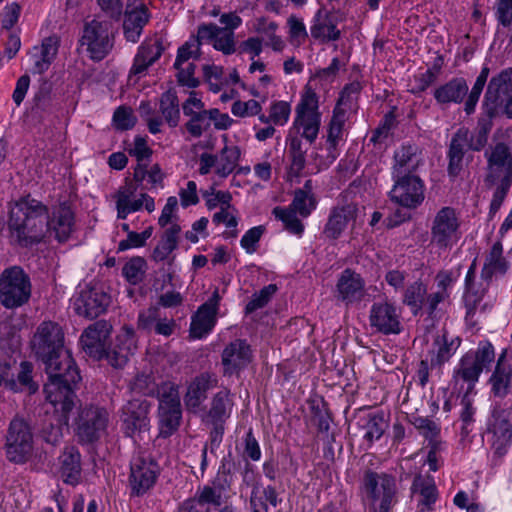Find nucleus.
<instances>
[{
	"mask_svg": "<svg viewBox=\"0 0 512 512\" xmlns=\"http://www.w3.org/2000/svg\"><path fill=\"white\" fill-rule=\"evenodd\" d=\"M486 430L492 434L495 453L503 456L512 442V405L495 402L487 419Z\"/></svg>",
	"mask_w": 512,
	"mask_h": 512,
	"instance_id": "nucleus-5",
	"label": "nucleus"
},
{
	"mask_svg": "<svg viewBox=\"0 0 512 512\" xmlns=\"http://www.w3.org/2000/svg\"><path fill=\"white\" fill-rule=\"evenodd\" d=\"M201 48L199 43L190 38L177 50V55L173 67H179L181 64H186L190 59L198 60L201 57Z\"/></svg>",
	"mask_w": 512,
	"mask_h": 512,
	"instance_id": "nucleus-58",
	"label": "nucleus"
},
{
	"mask_svg": "<svg viewBox=\"0 0 512 512\" xmlns=\"http://www.w3.org/2000/svg\"><path fill=\"white\" fill-rule=\"evenodd\" d=\"M426 292V286L418 281L412 283L405 290L403 302L411 308L414 315H417L422 309Z\"/></svg>",
	"mask_w": 512,
	"mask_h": 512,
	"instance_id": "nucleus-47",
	"label": "nucleus"
},
{
	"mask_svg": "<svg viewBox=\"0 0 512 512\" xmlns=\"http://www.w3.org/2000/svg\"><path fill=\"white\" fill-rule=\"evenodd\" d=\"M277 289L276 284H269L263 287L259 292L254 293L252 299L245 307V314H251L265 307L270 302Z\"/></svg>",
	"mask_w": 512,
	"mask_h": 512,
	"instance_id": "nucleus-53",
	"label": "nucleus"
},
{
	"mask_svg": "<svg viewBox=\"0 0 512 512\" xmlns=\"http://www.w3.org/2000/svg\"><path fill=\"white\" fill-rule=\"evenodd\" d=\"M32 347L48 375L44 384L46 399L62 412L63 422L68 425V414L80 402L75 389L81 376L70 352L64 349L61 327L51 321L41 323L33 337Z\"/></svg>",
	"mask_w": 512,
	"mask_h": 512,
	"instance_id": "nucleus-1",
	"label": "nucleus"
},
{
	"mask_svg": "<svg viewBox=\"0 0 512 512\" xmlns=\"http://www.w3.org/2000/svg\"><path fill=\"white\" fill-rule=\"evenodd\" d=\"M5 450L7 459L16 464L26 463L33 454L34 436L30 423L14 417L7 429Z\"/></svg>",
	"mask_w": 512,
	"mask_h": 512,
	"instance_id": "nucleus-4",
	"label": "nucleus"
},
{
	"mask_svg": "<svg viewBox=\"0 0 512 512\" xmlns=\"http://www.w3.org/2000/svg\"><path fill=\"white\" fill-rule=\"evenodd\" d=\"M98 7L106 17L119 21L123 15V0H96Z\"/></svg>",
	"mask_w": 512,
	"mask_h": 512,
	"instance_id": "nucleus-64",
	"label": "nucleus"
},
{
	"mask_svg": "<svg viewBox=\"0 0 512 512\" xmlns=\"http://www.w3.org/2000/svg\"><path fill=\"white\" fill-rule=\"evenodd\" d=\"M240 155L241 150L238 146L225 145L217 156L215 173L221 178H226L236 168Z\"/></svg>",
	"mask_w": 512,
	"mask_h": 512,
	"instance_id": "nucleus-42",
	"label": "nucleus"
},
{
	"mask_svg": "<svg viewBox=\"0 0 512 512\" xmlns=\"http://www.w3.org/2000/svg\"><path fill=\"white\" fill-rule=\"evenodd\" d=\"M32 114L42 122L53 113L51 84L43 81L33 96Z\"/></svg>",
	"mask_w": 512,
	"mask_h": 512,
	"instance_id": "nucleus-39",
	"label": "nucleus"
},
{
	"mask_svg": "<svg viewBox=\"0 0 512 512\" xmlns=\"http://www.w3.org/2000/svg\"><path fill=\"white\" fill-rule=\"evenodd\" d=\"M512 185V177H502L500 180V184L494 191L491 203H490V209L489 213L491 215H495L498 210L500 209L505 197L507 196V193Z\"/></svg>",
	"mask_w": 512,
	"mask_h": 512,
	"instance_id": "nucleus-63",
	"label": "nucleus"
},
{
	"mask_svg": "<svg viewBox=\"0 0 512 512\" xmlns=\"http://www.w3.org/2000/svg\"><path fill=\"white\" fill-rule=\"evenodd\" d=\"M482 371L483 368L472 358V353H467L461 358L455 376L473 385L478 381Z\"/></svg>",
	"mask_w": 512,
	"mask_h": 512,
	"instance_id": "nucleus-44",
	"label": "nucleus"
},
{
	"mask_svg": "<svg viewBox=\"0 0 512 512\" xmlns=\"http://www.w3.org/2000/svg\"><path fill=\"white\" fill-rule=\"evenodd\" d=\"M487 156V167L490 172L485 177V183L491 187L496 181L495 172L499 168H504L503 177H512V153L510 147L504 142L497 143L491 153H485Z\"/></svg>",
	"mask_w": 512,
	"mask_h": 512,
	"instance_id": "nucleus-26",
	"label": "nucleus"
},
{
	"mask_svg": "<svg viewBox=\"0 0 512 512\" xmlns=\"http://www.w3.org/2000/svg\"><path fill=\"white\" fill-rule=\"evenodd\" d=\"M310 32L314 39L320 40L323 43L336 41L341 36V32L333 22L331 14L324 8H320L314 15Z\"/></svg>",
	"mask_w": 512,
	"mask_h": 512,
	"instance_id": "nucleus-32",
	"label": "nucleus"
},
{
	"mask_svg": "<svg viewBox=\"0 0 512 512\" xmlns=\"http://www.w3.org/2000/svg\"><path fill=\"white\" fill-rule=\"evenodd\" d=\"M370 326L384 335L399 334L402 330L400 313L389 302H375L369 315Z\"/></svg>",
	"mask_w": 512,
	"mask_h": 512,
	"instance_id": "nucleus-18",
	"label": "nucleus"
},
{
	"mask_svg": "<svg viewBox=\"0 0 512 512\" xmlns=\"http://www.w3.org/2000/svg\"><path fill=\"white\" fill-rule=\"evenodd\" d=\"M154 396L158 399V407L181 405L179 387L171 381L161 382Z\"/></svg>",
	"mask_w": 512,
	"mask_h": 512,
	"instance_id": "nucleus-45",
	"label": "nucleus"
},
{
	"mask_svg": "<svg viewBox=\"0 0 512 512\" xmlns=\"http://www.w3.org/2000/svg\"><path fill=\"white\" fill-rule=\"evenodd\" d=\"M214 49L221 51L224 55H231L237 51L235 33L230 29H221L213 43Z\"/></svg>",
	"mask_w": 512,
	"mask_h": 512,
	"instance_id": "nucleus-59",
	"label": "nucleus"
},
{
	"mask_svg": "<svg viewBox=\"0 0 512 512\" xmlns=\"http://www.w3.org/2000/svg\"><path fill=\"white\" fill-rule=\"evenodd\" d=\"M345 121H346V112L344 109H341L337 105L333 111V116L331 118V121L329 123V128H328L327 142L330 145L329 149H335V147L338 143V140L340 139V137L342 135V130H343Z\"/></svg>",
	"mask_w": 512,
	"mask_h": 512,
	"instance_id": "nucleus-48",
	"label": "nucleus"
},
{
	"mask_svg": "<svg viewBox=\"0 0 512 512\" xmlns=\"http://www.w3.org/2000/svg\"><path fill=\"white\" fill-rule=\"evenodd\" d=\"M461 344L459 337L449 338L448 332L443 329L433 340L432 349L429 351L431 355V368L442 367L455 354Z\"/></svg>",
	"mask_w": 512,
	"mask_h": 512,
	"instance_id": "nucleus-27",
	"label": "nucleus"
},
{
	"mask_svg": "<svg viewBox=\"0 0 512 512\" xmlns=\"http://www.w3.org/2000/svg\"><path fill=\"white\" fill-rule=\"evenodd\" d=\"M151 405L145 399H131L121 408L120 419L126 436L134 437L149 431Z\"/></svg>",
	"mask_w": 512,
	"mask_h": 512,
	"instance_id": "nucleus-11",
	"label": "nucleus"
},
{
	"mask_svg": "<svg viewBox=\"0 0 512 512\" xmlns=\"http://www.w3.org/2000/svg\"><path fill=\"white\" fill-rule=\"evenodd\" d=\"M277 28V23L267 22L265 18H260L257 20L255 30L258 33L265 34L268 37L269 41L266 44L271 46L274 51H282L285 44L283 40L275 34Z\"/></svg>",
	"mask_w": 512,
	"mask_h": 512,
	"instance_id": "nucleus-54",
	"label": "nucleus"
},
{
	"mask_svg": "<svg viewBox=\"0 0 512 512\" xmlns=\"http://www.w3.org/2000/svg\"><path fill=\"white\" fill-rule=\"evenodd\" d=\"M113 123L117 130H129L136 124V117L131 108L120 106L113 114Z\"/></svg>",
	"mask_w": 512,
	"mask_h": 512,
	"instance_id": "nucleus-61",
	"label": "nucleus"
},
{
	"mask_svg": "<svg viewBox=\"0 0 512 512\" xmlns=\"http://www.w3.org/2000/svg\"><path fill=\"white\" fill-rule=\"evenodd\" d=\"M320 123L321 116L318 112V97L311 88H307L296 107L293 128H302L301 136L312 144L318 136Z\"/></svg>",
	"mask_w": 512,
	"mask_h": 512,
	"instance_id": "nucleus-9",
	"label": "nucleus"
},
{
	"mask_svg": "<svg viewBox=\"0 0 512 512\" xmlns=\"http://www.w3.org/2000/svg\"><path fill=\"white\" fill-rule=\"evenodd\" d=\"M233 408V401L228 389L217 392L211 399L210 408L205 415L204 422L225 423L230 417Z\"/></svg>",
	"mask_w": 512,
	"mask_h": 512,
	"instance_id": "nucleus-34",
	"label": "nucleus"
},
{
	"mask_svg": "<svg viewBox=\"0 0 512 512\" xmlns=\"http://www.w3.org/2000/svg\"><path fill=\"white\" fill-rule=\"evenodd\" d=\"M489 68L487 66H484L478 75L471 91L465 101V112L469 115L472 114L475 111V107L477 105V102L479 100V97L483 91V88L485 86V83L487 81V78L489 76Z\"/></svg>",
	"mask_w": 512,
	"mask_h": 512,
	"instance_id": "nucleus-49",
	"label": "nucleus"
},
{
	"mask_svg": "<svg viewBox=\"0 0 512 512\" xmlns=\"http://www.w3.org/2000/svg\"><path fill=\"white\" fill-rule=\"evenodd\" d=\"M49 210L36 199L25 197L10 211L8 228L11 239L21 247L40 243L48 233Z\"/></svg>",
	"mask_w": 512,
	"mask_h": 512,
	"instance_id": "nucleus-2",
	"label": "nucleus"
},
{
	"mask_svg": "<svg viewBox=\"0 0 512 512\" xmlns=\"http://www.w3.org/2000/svg\"><path fill=\"white\" fill-rule=\"evenodd\" d=\"M158 385L152 374L138 373L130 382L129 387L132 392L144 396H154Z\"/></svg>",
	"mask_w": 512,
	"mask_h": 512,
	"instance_id": "nucleus-51",
	"label": "nucleus"
},
{
	"mask_svg": "<svg viewBox=\"0 0 512 512\" xmlns=\"http://www.w3.org/2000/svg\"><path fill=\"white\" fill-rule=\"evenodd\" d=\"M459 222L455 210L443 207L436 214L431 227V242L439 249H447L459 239Z\"/></svg>",
	"mask_w": 512,
	"mask_h": 512,
	"instance_id": "nucleus-12",
	"label": "nucleus"
},
{
	"mask_svg": "<svg viewBox=\"0 0 512 512\" xmlns=\"http://www.w3.org/2000/svg\"><path fill=\"white\" fill-rule=\"evenodd\" d=\"M30 277L20 266H11L0 274V303L7 309L26 304L31 297Z\"/></svg>",
	"mask_w": 512,
	"mask_h": 512,
	"instance_id": "nucleus-3",
	"label": "nucleus"
},
{
	"mask_svg": "<svg viewBox=\"0 0 512 512\" xmlns=\"http://www.w3.org/2000/svg\"><path fill=\"white\" fill-rule=\"evenodd\" d=\"M497 114L489 111L481 112V115L477 122V134L475 137L471 136L468 132V142L470 149L473 151H480L485 147L488 140V134L493 127V119Z\"/></svg>",
	"mask_w": 512,
	"mask_h": 512,
	"instance_id": "nucleus-41",
	"label": "nucleus"
},
{
	"mask_svg": "<svg viewBox=\"0 0 512 512\" xmlns=\"http://www.w3.org/2000/svg\"><path fill=\"white\" fill-rule=\"evenodd\" d=\"M177 70L176 79L180 86H185L195 89L200 85V80L194 77L196 65L194 63L181 64V66L174 67Z\"/></svg>",
	"mask_w": 512,
	"mask_h": 512,
	"instance_id": "nucleus-60",
	"label": "nucleus"
},
{
	"mask_svg": "<svg viewBox=\"0 0 512 512\" xmlns=\"http://www.w3.org/2000/svg\"><path fill=\"white\" fill-rule=\"evenodd\" d=\"M291 114V106L286 101H275L270 106L269 119L275 125H285Z\"/></svg>",
	"mask_w": 512,
	"mask_h": 512,
	"instance_id": "nucleus-62",
	"label": "nucleus"
},
{
	"mask_svg": "<svg viewBox=\"0 0 512 512\" xmlns=\"http://www.w3.org/2000/svg\"><path fill=\"white\" fill-rule=\"evenodd\" d=\"M422 163L421 149L416 144H404L394 153L392 177L416 175L415 172Z\"/></svg>",
	"mask_w": 512,
	"mask_h": 512,
	"instance_id": "nucleus-23",
	"label": "nucleus"
},
{
	"mask_svg": "<svg viewBox=\"0 0 512 512\" xmlns=\"http://www.w3.org/2000/svg\"><path fill=\"white\" fill-rule=\"evenodd\" d=\"M471 150L468 142V129L459 128L452 136L448 150V174L451 177H457L463 168V158L465 153Z\"/></svg>",
	"mask_w": 512,
	"mask_h": 512,
	"instance_id": "nucleus-28",
	"label": "nucleus"
},
{
	"mask_svg": "<svg viewBox=\"0 0 512 512\" xmlns=\"http://www.w3.org/2000/svg\"><path fill=\"white\" fill-rule=\"evenodd\" d=\"M298 212L290 209V208H283V207H275L272 210V214L275 216L277 220H280L283 222L284 227L289 232L301 235L304 231V225L301 222L300 219H298L297 214Z\"/></svg>",
	"mask_w": 512,
	"mask_h": 512,
	"instance_id": "nucleus-46",
	"label": "nucleus"
},
{
	"mask_svg": "<svg viewBox=\"0 0 512 512\" xmlns=\"http://www.w3.org/2000/svg\"><path fill=\"white\" fill-rule=\"evenodd\" d=\"M159 436L167 438L175 433L181 423V405L158 407Z\"/></svg>",
	"mask_w": 512,
	"mask_h": 512,
	"instance_id": "nucleus-36",
	"label": "nucleus"
},
{
	"mask_svg": "<svg viewBox=\"0 0 512 512\" xmlns=\"http://www.w3.org/2000/svg\"><path fill=\"white\" fill-rule=\"evenodd\" d=\"M111 28V22L107 20L95 18L85 23L80 44L86 47L92 60L101 61L112 50L114 37Z\"/></svg>",
	"mask_w": 512,
	"mask_h": 512,
	"instance_id": "nucleus-6",
	"label": "nucleus"
},
{
	"mask_svg": "<svg viewBox=\"0 0 512 512\" xmlns=\"http://www.w3.org/2000/svg\"><path fill=\"white\" fill-rule=\"evenodd\" d=\"M334 293L346 305L360 302L365 295V282L360 274L347 268L338 277Z\"/></svg>",
	"mask_w": 512,
	"mask_h": 512,
	"instance_id": "nucleus-19",
	"label": "nucleus"
},
{
	"mask_svg": "<svg viewBox=\"0 0 512 512\" xmlns=\"http://www.w3.org/2000/svg\"><path fill=\"white\" fill-rule=\"evenodd\" d=\"M509 269V263L503 256L501 241H497L487 254L481 270V279L489 284L493 277L503 276Z\"/></svg>",
	"mask_w": 512,
	"mask_h": 512,
	"instance_id": "nucleus-30",
	"label": "nucleus"
},
{
	"mask_svg": "<svg viewBox=\"0 0 512 512\" xmlns=\"http://www.w3.org/2000/svg\"><path fill=\"white\" fill-rule=\"evenodd\" d=\"M93 333V329H85L80 337V343L86 354L96 360H100L104 358L105 346L92 336Z\"/></svg>",
	"mask_w": 512,
	"mask_h": 512,
	"instance_id": "nucleus-56",
	"label": "nucleus"
},
{
	"mask_svg": "<svg viewBox=\"0 0 512 512\" xmlns=\"http://www.w3.org/2000/svg\"><path fill=\"white\" fill-rule=\"evenodd\" d=\"M364 421V424L361 426L363 438L369 444H372L375 440L381 438L387 428V423L383 414H369Z\"/></svg>",
	"mask_w": 512,
	"mask_h": 512,
	"instance_id": "nucleus-43",
	"label": "nucleus"
},
{
	"mask_svg": "<svg viewBox=\"0 0 512 512\" xmlns=\"http://www.w3.org/2000/svg\"><path fill=\"white\" fill-rule=\"evenodd\" d=\"M216 385L217 378L214 374L203 372L196 376L188 385L187 392L184 395L186 409L196 412L207 398V392Z\"/></svg>",
	"mask_w": 512,
	"mask_h": 512,
	"instance_id": "nucleus-25",
	"label": "nucleus"
},
{
	"mask_svg": "<svg viewBox=\"0 0 512 512\" xmlns=\"http://www.w3.org/2000/svg\"><path fill=\"white\" fill-rule=\"evenodd\" d=\"M468 94V85L464 78L455 77L437 87L433 96L440 105L460 104Z\"/></svg>",
	"mask_w": 512,
	"mask_h": 512,
	"instance_id": "nucleus-29",
	"label": "nucleus"
},
{
	"mask_svg": "<svg viewBox=\"0 0 512 512\" xmlns=\"http://www.w3.org/2000/svg\"><path fill=\"white\" fill-rule=\"evenodd\" d=\"M159 111L166 123L174 128L180 121V109L177 93L174 89H169L161 94L159 99Z\"/></svg>",
	"mask_w": 512,
	"mask_h": 512,
	"instance_id": "nucleus-40",
	"label": "nucleus"
},
{
	"mask_svg": "<svg viewBox=\"0 0 512 512\" xmlns=\"http://www.w3.org/2000/svg\"><path fill=\"white\" fill-rule=\"evenodd\" d=\"M414 493H419V512H430L438 498L437 487L431 476H415L412 487Z\"/></svg>",
	"mask_w": 512,
	"mask_h": 512,
	"instance_id": "nucleus-33",
	"label": "nucleus"
},
{
	"mask_svg": "<svg viewBox=\"0 0 512 512\" xmlns=\"http://www.w3.org/2000/svg\"><path fill=\"white\" fill-rule=\"evenodd\" d=\"M60 476L67 484L75 485L81 477V456L74 446L65 447L59 456Z\"/></svg>",
	"mask_w": 512,
	"mask_h": 512,
	"instance_id": "nucleus-31",
	"label": "nucleus"
},
{
	"mask_svg": "<svg viewBox=\"0 0 512 512\" xmlns=\"http://www.w3.org/2000/svg\"><path fill=\"white\" fill-rule=\"evenodd\" d=\"M75 226L74 213L67 203H61L56 206L48 218V233L54 234L55 239L60 242H66Z\"/></svg>",
	"mask_w": 512,
	"mask_h": 512,
	"instance_id": "nucleus-22",
	"label": "nucleus"
},
{
	"mask_svg": "<svg viewBox=\"0 0 512 512\" xmlns=\"http://www.w3.org/2000/svg\"><path fill=\"white\" fill-rule=\"evenodd\" d=\"M109 420L106 409L98 406H86L80 410L76 421V435L82 444L98 441L105 433Z\"/></svg>",
	"mask_w": 512,
	"mask_h": 512,
	"instance_id": "nucleus-10",
	"label": "nucleus"
},
{
	"mask_svg": "<svg viewBox=\"0 0 512 512\" xmlns=\"http://www.w3.org/2000/svg\"><path fill=\"white\" fill-rule=\"evenodd\" d=\"M145 260L142 257H133L122 268V274L133 285L140 283L144 276Z\"/></svg>",
	"mask_w": 512,
	"mask_h": 512,
	"instance_id": "nucleus-57",
	"label": "nucleus"
},
{
	"mask_svg": "<svg viewBox=\"0 0 512 512\" xmlns=\"http://www.w3.org/2000/svg\"><path fill=\"white\" fill-rule=\"evenodd\" d=\"M390 199L405 208L418 207L424 200V184L418 175L393 177Z\"/></svg>",
	"mask_w": 512,
	"mask_h": 512,
	"instance_id": "nucleus-14",
	"label": "nucleus"
},
{
	"mask_svg": "<svg viewBox=\"0 0 512 512\" xmlns=\"http://www.w3.org/2000/svg\"><path fill=\"white\" fill-rule=\"evenodd\" d=\"M123 14L124 37L128 42L136 43L151 18L148 4L144 0H127Z\"/></svg>",
	"mask_w": 512,
	"mask_h": 512,
	"instance_id": "nucleus-16",
	"label": "nucleus"
},
{
	"mask_svg": "<svg viewBox=\"0 0 512 512\" xmlns=\"http://www.w3.org/2000/svg\"><path fill=\"white\" fill-rule=\"evenodd\" d=\"M505 356V352L499 356L495 370L490 377L492 392L498 397H505L507 395L512 377L511 367L503 363Z\"/></svg>",
	"mask_w": 512,
	"mask_h": 512,
	"instance_id": "nucleus-38",
	"label": "nucleus"
},
{
	"mask_svg": "<svg viewBox=\"0 0 512 512\" xmlns=\"http://www.w3.org/2000/svg\"><path fill=\"white\" fill-rule=\"evenodd\" d=\"M288 158L290 160L289 172L293 176H299L306 165L307 148L304 147L301 138L289 133L287 136Z\"/></svg>",
	"mask_w": 512,
	"mask_h": 512,
	"instance_id": "nucleus-37",
	"label": "nucleus"
},
{
	"mask_svg": "<svg viewBox=\"0 0 512 512\" xmlns=\"http://www.w3.org/2000/svg\"><path fill=\"white\" fill-rule=\"evenodd\" d=\"M512 91V69L503 70L498 75L491 78L488 83L482 110L498 114L499 102L502 95Z\"/></svg>",
	"mask_w": 512,
	"mask_h": 512,
	"instance_id": "nucleus-24",
	"label": "nucleus"
},
{
	"mask_svg": "<svg viewBox=\"0 0 512 512\" xmlns=\"http://www.w3.org/2000/svg\"><path fill=\"white\" fill-rule=\"evenodd\" d=\"M160 466L145 452H138L130 463L129 487L131 495L140 497L146 494L156 483Z\"/></svg>",
	"mask_w": 512,
	"mask_h": 512,
	"instance_id": "nucleus-7",
	"label": "nucleus"
},
{
	"mask_svg": "<svg viewBox=\"0 0 512 512\" xmlns=\"http://www.w3.org/2000/svg\"><path fill=\"white\" fill-rule=\"evenodd\" d=\"M365 494L373 502H379V512H389L397 503L395 478L385 473L368 470L363 477Z\"/></svg>",
	"mask_w": 512,
	"mask_h": 512,
	"instance_id": "nucleus-8",
	"label": "nucleus"
},
{
	"mask_svg": "<svg viewBox=\"0 0 512 512\" xmlns=\"http://www.w3.org/2000/svg\"><path fill=\"white\" fill-rule=\"evenodd\" d=\"M411 423L429 441V445L438 441L440 428L431 419L422 416H412Z\"/></svg>",
	"mask_w": 512,
	"mask_h": 512,
	"instance_id": "nucleus-55",
	"label": "nucleus"
},
{
	"mask_svg": "<svg viewBox=\"0 0 512 512\" xmlns=\"http://www.w3.org/2000/svg\"><path fill=\"white\" fill-rule=\"evenodd\" d=\"M219 301L220 295L216 289L212 296L198 308L196 314L192 317L190 325L191 337L202 338L212 330L216 322Z\"/></svg>",
	"mask_w": 512,
	"mask_h": 512,
	"instance_id": "nucleus-20",
	"label": "nucleus"
},
{
	"mask_svg": "<svg viewBox=\"0 0 512 512\" xmlns=\"http://www.w3.org/2000/svg\"><path fill=\"white\" fill-rule=\"evenodd\" d=\"M196 95L195 91L190 92L189 98L182 104V110L183 114L189 118L185 124L186 130L192 137L199 138L210 129L212 115L217 113L211 109H205L204 102Z\"/></svg>",
	"mask_w": 512,
	"mask_h": 512,
	"instance_id": "nucleus-15",
	"label": "nucleus"
},
{
	"mask_svg": "<svg viewBox=\"0 0 512 512\" xmlns=\"http://www.w3.org/2000/svg\"><path fill=\"white\" fill-rule=\"evenodd\" d=\"M358 213V206L355 203H345L333 207L323 228V235L329 240L338 239L347 225L355 221Z\"/></svg>",
	"mask_w": 512,
	"mask_h": 512,
	"instance_id": "nucleus-21",
	"label": "nucleus"
},
{
	"mask_svg": "<svg viewBox=\"0 0 512 512\" xmlns=\"http://www.w3.org/2000/svg\"><path fill=\"white\" fill-rule=\"evenodd\" d=\"M111 297L102 286H86L74 300V310L79 316L94 319L106 312Z\"/></svg>",
	"mask_w": 512,
	"mask_h": 512,
	"instance_id": "nucleus-13",
	"label": "nucleus"
},
{
	"mask_svg": "<svg viewBox=\"0 0 512 512\" xmlns=\"http://www.w3.org/2000/svg\"><path fill=\"white\" fill-rule=\"evenodd\" d=\"M252 359L251 346L245 339L231 341L221 354L224 376L238 374L252 362Z\"/></svg>",
	"mask_w": 512,
	"mask_h": 512,
	"instance_id": "nucleus-17",
	"label": "nucleus"
},
{
	"mask_svg": "<svg viewBox=\"0 0 512 512\" xmlns=\"http://www.w3.org/2000/svg\"><path fill=\"white\" fill-rule=\"evenodd\" d=\"M180 232L181 227L178 224H173L167 228L154 248L151 258L156 262L168 259L169 255L178 247Z\"/></svg>",
	"mask_w": 512,
	"mask_h": 512,
	"instance_id": "nucleus-35",
	"label": "nucleus"
},
{
	"mask_svg": "<svg viewBox=\"0 0 512 512\" xmlns=\"http://www.w3.org/2000/svg\"><path fill=\"white\" fill-rule=\"evenodd\" d=\"M317 206V199L315 195H307L302 191H294L293 200L288 208L298 212V214L306 218Z\"/></svg>",
	"mask_w": 512,
	"mask_h": 512,
	"instance_id": "nucleus-50",
	"label": "nucleus"
},
{
	"mask_svg": "<svg viewBox=\"0 0 512 512\" xmlns=\"http://www.w3.org/2000/svg\"><path fill=\"white\" fill-rule=\"evenodd\" d=\"M32 372V363L27 361L21 362L20 371L17 374V379H15L19 388L17 392L27 391L29 394H34L38 390L39 386L33 380Z\"/></svg>",
	"mask_w": 512,
	"mask_h": 512,
	"instance_id": "nucleus-52",
	"label": "nucleus"
}]
</instances>
